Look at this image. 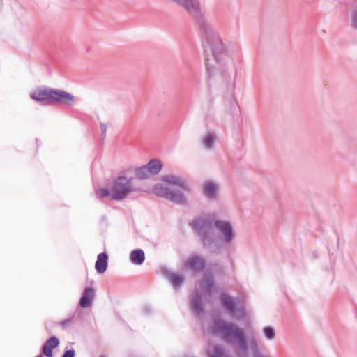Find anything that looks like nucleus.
Returning <instances> with one entry per match:
<instances>
[{"instance_id":"20","label":"nucleus","mask_w":357,"mask_h":357,"mask_svg":"<svg viewBox=\"0 0 357 357\" xmlns=\"http://www.w3.org/2000/svg\"><path fill=\"white\" fill-rule=\"evenodd\" d=\"M204 284L207 293L211 294L215 290V284L211 276L207 275L206 277Z\"/></svg>"},{"instance_id":"4","label":"nucleus","mask_w":357,"mask_h":357,"mask_svg":"<svg viewBox=\"0 0 357 357\" xmlns=\"http://www.w3.org/2000/svg\"><path fill=\"white\" fill-rule=\"evenodd\" d=\"M135 178H128L125 175V172H122L112 182L111 199L122 200L131 192L139 191V188L135 184Z\"/></svg>"},{"instance_id":"9","label":"nucleus","mask_w":357,"mask_h":357,"mask_svg":"<svg viewBox=\"0 0 357 357\" xmlns=\"http://www.w3.org/2000/svg\"><path fill=\"white\" fill-rule=\"evenodd\" d=\"M164 274L174 288L179 289L183 285L184 282V278L181 274L172 273L168 270H166Z\"/></svg>"},{"instance_id":"29","label":"nucleus","mask_w":357,"mask_h":357,"mask_svg":"<svg viewBox=\"0 0 357 357\" xmlns=\"http://www.w3.org/2000/svg\"><path fill=\"white\" fill-rule=\"evenodd\" d=\"M99 357H106L105 355H100Z\"/></svg>"},{"instance_id":"21","label":"nucleus","mask_w":357,"mask_h":357,"mask_svg":"<svg viewBox=\"0 0 357 357\" xmlns=\"http://www.w3.org/2000/svg\"><path fill=\"white\" fill-rule=\"evenodd\" d=\"M224 356L225 350L222 346L217 345L213 348L211 357H224Z\"/></svg>"},{"instance_id":"5","label":"nucleus","mask_w":357,"mask_h":357,"mask_svg":"<svg viewBox=\"0 0 357 357\" xmlns=\"http://www.w3.org/2000/svg\"><path fill=\"white\" fill-rule=\"evenodd\" d=\"M220 300L222 305L227 311L234 315L237 319H243L245 317V307L238 297L233 298L225 293H222L220 295Z\"/></svg>"},{"instance_id":"3","label":"nucleus","mask_w":357,"mask_h":357,"mask_svg":"<svg viewBox=\"0 0 357 357\" xmlns=\"http://www.w3.org/2000/svg\"><path fill=\"white\" fill-rule=\"evenodd\" d=\"M31 98L44 105L60 104L70 107L75 102L73 94L51 88H39L31 93Z\"/></svg>"},{"instance_id":"11","label":"nucleus","mask_w":357,"mask_h":357,"mask_svg":"<svg viewBox=\"0 0 357 357\" xmlns=\"http://www.w3.org/2000/svg\"><path fill=\"white\" fill-rule=\"evenodd\" d=\"M59 344V340L56 336L49 338L43 347V353L47 357H52V349Z\"/></svg>"},{"instance_id":"12","label":"nucleus","mask_w":357,"mask_h":357,"mask_svg":"<svg viewBox=\"0 0 357 357\" xmlns=\"http://www.w3.org/2000/svg\"><path fill=\"white\" fill-rule=\"evenodd\" d=\"M190 307L192 312L197 315L202 314L204 309L202 303V296L198 292L192 294L190 300Z\"/></svg>"},{"instance_id":"25","label":"nucleus","mask_w":357,"mask_h":357,"mask_svg":"<svg viewBox=\"0 0 357 357\" xmlns=\"http://www.w3.org/2000/svg\"><path fill=\"white\" fill-rule=\"evenodd\" d=\"M75 351L74 349H69L66 351L61 357H75Z\"/></svg>"},{"instance_id":"8","label":"nucleus","mask_w":357,"mask_h":357,"mask_svg":"<svg viewBox=\"0 0 357 357\" xmlns=\"http://www.w3.org/2000/svg\"><path fill=\"white\" fill-rule=\"evenodd\" d=\"M206 264V260L201 256H195L188 259L185 262V266L194 272L202 271Z\"/></svg>"},{"instance_id":"15","label":"nucleus","mask_w":357,"mask_h":357,"mask_svg":"<svg viewBox=\"0 0 357 357\" xmlns=\"http://www.w3.org/2000/svg\"><path fill=\"white\" fill-rule=\"evenodd\" d=\"M145 165L151 176L157 174L162 167V162L158 160H151Z\"/></svg>"},{"instance_id":"14","label":"nucleus","mask_w":357,"mask_h":357,"mask_svg":"<svg viewBox=\"0 0 357 357\" xmlns=\"http://www.w3.org/2000/svg\"><path fill=\"white\" fill-rule=\"evenodd\" d=\"M130 261L137 265H141L145 260V255L142 250L136 249L130 253Z\"/></svg>"},{"instance_id":"1","label":"nucleus","mask_w":357,"mask_h":357,"mask_svg":"<svg viewBox=\"0 0 357 357\" xmlns=\"http://www.w3.org/2000/svg\"><path fill=\"white\" fill-rule=\"evenodd\" d=\"M192 227L199 236L203 247L211 254H220L222 248V243L215 233L214 227L222 234L226 243H231L236 237L229 221L201 217L193 220Z\"/></svg>"},{"instance_id":"24","label":"nucleus","mask_w":357,"mask_h":357,"mask_svg":"<svg viewBox=\"0 0 357 357\" xmlns=\"http://www.w3.org/2000/svg\"><path fill=\"white\" fill-rule=\"evenodd\" d=\"M110 191L111 190H109L107 188H101L97 191V195L100 198H104V197H108L110 195Z\"/></svg>"},{"instance_id":"22","label":"nucleus","mask_w":357,"mask_h":357,"mask_svg":"<svg viewBox=\"0 0 357 357\" xmlns=\"http://www.w3.org/2000/svg\"><path fill=\"white\" fill-rule=\"evenodd\" d=\"M264 333L266 337L268 340H273L275 337V330L271 326L265 327L264 328Z\"/></svg>"},{"instance_id":"19","label":"nucleus","mask_w":357,"mask_h":357,"mask_svg":"<svg viewBox=\"0 0 357 357\" xmlns=\"http://www.w3.org/2000/svg\"><path fill=\"white\" fill-rule=\"evenodd\" d=\"M222 76L225 77L227 84V93L229 94V96H232L234 93V79L232 78L230 75H226L225 70H223Z\"/></svg>"},{"instance_id":"23","label":"nucleus","mask_w":357,"mask_h":357,"mask_svg":"<svg viewBox=\"0 0 357 357\" xmlns=\"http://www.w3.org/2000/svg\"><path fill=\"white\" fill-rule=\"evenodd\" d=\"M350 26L353 30L357 31V9L353 10L351 13Z\"/></svg>"},{"instance_id":"27","label":"nucleus","mask_w":357,"mask_h":357,"mask_svg":"<svg viewBox=\"0 0 357 357\" xmlns=\"http://www.w3.org/2000/svg\"><path fill=\"white\" fill-rule=\"evenodd\" d=\"M100 126L101 128V131H102V130L107 131V124H105L104 123H100Z\"/></svg>"},{"instance_id":"26","label":"nucleus","mask_w":357,"mask_h":357,"mask_svg":"<svg viewBox=\"0 0 357 357\" xmlns=\"http://www.w3.org/2000/svg\"><path fill=\"white\" fill-rule=\"evenodd\" d=\"M72 323H73L72 319H67L63 320L61 322H59V325L65 328V327L69 326Z\"/></svg>"},{"instance_id":"18","label":"nucleus","mask_w":357,"mask_h":357,"mask_svg":"<svg viewBox=\"0 0 357 357\" xmlns=\"http://www.w3.org/2000/svg\"><path fill=\"white\" fill-rule=\"evenodd\" d=\"M215 135L211 132H207V134L203 137L202 142L205 148L211 149L214 146V142Z\"/></svg>"},{"instance_id":"6","label":"nucleus","mask_w":357,"mask_h":357,"mask_svg":"<svg viewBox=\"0 0 357 357\" xmlns=\"http://www.w3.org/2000/svg\"><path fill=\"white\" fill-rule=\"evenodd\" d=\"M153 192L158 197H165L176 204L186 203V199L181 190L165 187L162 184H156L153 188Z\"/></svg>"},{"instance_id":"13","label":"nucleus","mask_w":357,"mask_h":357,"mask_svg":"<svg viewBox=\"0 0 357 357\" xmlns=\"http://www.w3.org/2000/svg\"><path fill=\"white\" fill-rule=\"evenodd\" d=\"M108 255L105 252L100 253L96 261L95 268L98 273L102 274L107 268Z\"/></svg>"},{"instance_id":"7","label":"nucleus","mask_w":357,"mask_h":357,"mask_svg":"<svg viewBox=\"0 0 357 357\" xmlns=\"http://www.w3.org/2000/svg\"><path fill=\"white\" fill-rule=\"evenodd\" d=\"M162 180L170 185H176L179 187L183 192H189L191 190V188L189 183L186 181L185 179L181 177L174 175H168L163 176Z\"/></svg>"},{"instance_id":"28","label":"nucleus","mask_w":357,"mask_h":357,"mask_svg":"<svg viewBox=\"0 0 357 357\" xmlns=\"http://www.w3.org/2000/svg\"><path fill=\"white\" fill-rule=\"evenodd\" d=\"M107 135V131L102 130L101 131V139L102 140H104Z\"/></svg>"},{"instance_id":"16","label":"nucleus","mask_w":357,"mask_h":357,"mask_svg":"<svg viewBox=\"0 0 357 357\" xmlns=\"http://www.w3.org/2000/svg\"><path fill=\"white\" fill-rule=\"evenodd\" d=\"M218 188L215 184L213 182H207L204 186V194L209 199H214L216 195Z\"/></svg>"},{"instance_id":"10","label":"nucleus","mask_w":357,"mask_h":357,"mask_svg":"<svg viewBox=\"0 0 357 357\" xmlns=\"http://www.w3.org/2000/svg\"><path fill=\"white\" fill-rule=\"evenodd\" d=\"M95 291L93 288L87 287L84 289L82 296L79 301V305L83 308H86L91 306L92 300L94 297Z\"/></svg>"},{"instance_id":"2","label":"nucleus","mask_w":357,"mask_h":357,"mask_svg":"<svg viewBox=\"0 0 357 357\" xmlns=\"http://www.w3.org/2000/svg\"><path fill=\"white\" fill-rule=\"evenodd\" d=\"M211 332L214 335H220L228 344L236 342L241 351L240 357H247V337L243 330L234 324H226L222 319H217L213 323Z\"/></svg>"},{"instance_id":"17","label":"nucleus","mask_w":357,"mask_h":357,"mask_svg":"<svg viewBox=\"0 0 357 357\" xmlns=\"http://www.w3.org/2000/svg\"><path fill=\"white\" fill-rule=\"evenodd\" d=\"M135 173L137 178L140 180L146 179L151 176L146 165L135 168Z\"/></svg>"}]
</instances>
